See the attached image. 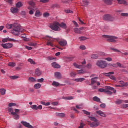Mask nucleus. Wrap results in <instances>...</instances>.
Masks as SVG:
<instances>
[{
    "instance_id": "a19ab883",
    "label": "nucleus",
    "mask_w": 128,
    "mask_h": 128,
    "mask_svg": "<svg viewBox=\"0 0 128 128\" xmlns=\"http://www.w3.org/2000/svg\"><path fill=\"white\" fill-rule=\"evenodd\" d=\"M73 65L74 66H75V68H80L82 67V66H80L76 63H74Z\"/></svg>"
},
{
    "instance_id": "37998d69",
    "label": "nucleus",
    "mask_w": 128,
    "mask_h": 128,
    "mask_svg": "<svg viewBox=\"0 0 128 128\" xmlns=\"http://www.w3.org/2000/svg\"><path fill=\"white\" fill-rule=\"evenodd\" d=\"M44 78H41L40 79H38V80H36V82H40V83H42V82H44Z\"/></svg>"
},
{
    "instance_id": "f3484780",
    "label": "nucleus",
    "mask_w": 128,
    "mask_h": 128,
    "mask_svg": "<svg viewBox=\"0 0 128 128\" xmlns=\"http://www.w3.org/2000/svg\"><path fill=\"white\" fill-rule=\"evenodd\" d=\"M35 74L37 76H42V71L38 68H36L35 70Z\"/></svg>"
},
{
    "instance_id": "b1692460",
    "label": "nucleus",
    "mask_w": 128,
    "mask_h": 128,
    "mask_svg": "<svg viewBox=\"0 0 128 128\" xmlns=\"http://www.w3.org/2000/svg\"><path fill=\"white\" fill-rule=\"evenodd\" d=\"M74 32H76V34H82V32L78 28H74Z\"/></svg>"
},
{
    "instance_id": "2f4dec72",
    "label": "nucleus",
    "mask_w": 128,
    "mask_h": 128,
    "mask_svg": "<svg viewBox=\"0 0 128 128\" xmlns=\"http://www.w3.org/2000/svg\"><path fill=\"white\" fill-rule=\"evenodd\" d=\"M42 16V14H40V10H37L36 12L35 16L38 17V16Z\"/></svg>"
},
{
    "instance_id": "a211bd4d",
    "label": "nucleus",
    "mask_w": 128,
    "mask_h": 128,
    "mask_svg": "<svg viewBox=\"0 0 128 128\" xmlns=\"http://www.w3.org/2000/svg\"><path fill=\"white\" fill-rule=\"evenodd\" d=\"M59 26H60V28H64V30L68 28V26H66V24L64 22H62L61 24L59 23Z\"/></svg>"
},
{
    "instance_id": "f03ea898",
    "label": "nucleus",
    "mask_w": 128,
    "mask_h": 128,
    "mask_svg": "<svg viewBox=\"0 0 128 128\" xmlns=\"http://www.w3.org/2000/svg\"><path fill=\"white\" fill-rule=\"evenodd\" d=\"M102 38L108 42H116V40H118V37L114 36L102 35Z\"/></svg>"
},
{
    "instance_id": "c9c22d12",
    "label": "nucleus",
    "mask_w": 128,
    "mask_h": 128,
    "mask_svg": "<svg viewBox=\"0 0 128 128\" xmlns=\"http://www.w3.org/2000/svg\"><path fill=\"white\" fill-rule=\"evenodd\" d=\"M30 108H32V110H38L37 106L36 104L30 106Z\"/></svg>"
},
{
    "instance_id": "dca6fc26",
    "label": "nucleus",
    "mask_w": 128,
    "mask_h": 128,
    "mask_svg": "<svg viewBox=\"0 0 128 128\" xmlns=\"http://www.w3.org/2000/svg\"><path fill=\"white\" fill-rule=\"evenodd\" d=\"M10 11L12 14H18V10L16 8H11Z\"/></svg>"
},
{
    "instance_id": "0eeeda50",
    "label": "nucleus",
    "mask_w": 128,
    "mask_h": 128,
    "mask_svg": "<svg viewBox=\"0 0 128 128\" xmlns=\"http://www.w3.org/2000/svg\"><path fill=\"white\" fill-rule=\"evenodd\" d=\"M110 90L113 91L114 94H116V90H115L114 88L110 87V86H106L105 87V91L104 92L105 94H107L108 92H110Z\"/></svg>"
},
{
    "instance_id": "bb28decb",
    "label": "nucleus",
    "mask_w": 128,
    "mask_h": 128,
    "mask_svg": "<svg viewBox=\"0 0 128 128\" xmlns=\"http://www.w3.org/2000/svg\"><path fill=\"white\" fill-rule=\"evenodd\" d=\"M6 90L4 88H1L0 90V94H2V96L6 94Z\"/></svg>"
},
{
    "instance_id": "6e6552de",
    "label": "nucleus",
    "mask_w": 128,
    "mask_h": 128,
    "mask_svg": "<svg viewBox=\"0 0 128 128\" xmlns=\"http://www.w3.org/2000/svg\"><path fill=\"white\" fill-rule=\"evenodd\" d=\"M2 42H18V40L10 38L8 37L3 38L2 40Z\"/></svg>"
},
{
    "instance_id": "393cba45",
    "label": "nucleus",
    "mask_w": 128,
    "mask_h": 128,
    "mask_svg": "<svg viewBox=\"0 0 128 128\" xmlns=\"http://www.w3.org/2000/svg\"><path fill=\"white\" fill-rule=\"evenodd\" d=\"M28 80L30 82H36V80L34 77H30L28 78Z\"/></svg>"
},
{
    "instance_id": "49530a36",
    "label": "nucleus",
    "mask_w": 128,
    "mask_h": 128,
    "mask_svg": "<svg viewBox=\"0 0 128 128\" xmlns=\"http://www.w3.org/2000/svg\"><path fill=\"white\" fill-rule=\"evenodd\" d=\"M76 76V73H74L72 72H70V76H71V78H74V76Z\"/></svg>"
},
{
    "instance_id": "c03bdc74",
    "label": "nucleus",
    "mask_w": 128,
    "mask_h": 128,
    "mask_svg": "<svg viewBox=\"0 0 128 128\" xmlns=\"http://www.w3.org/2000/svg\"><path fill=\"white\" fill-rule=\"evenodd\" d=\"M16 106V104L14 102H10L8 104V106H10V108H11V106Z\"/></svg>"
},
{
    "instance_id": "72a5a7b5",
    "label": "nucleus",
    "mask_w": 128,
    "mask_h": 128,
    "mask_svg": "<svg viewBox=\"0 0 128 128\" xmlns=\"http://www.w3.org/2000/svg\"><path fill=\"white\" fill-rule=\"evenodd\" d=\"M16 63L14 62H10L9 63H8V66H16Z\"/></svg>"
},
{
    "instance_id": "09e8293b",
    "label": "nucleus",
    "mask_w": 128,
    "mask_h": 128,
    "mask_svg": "<svg viewBox=\"0 0 128 128\" xmlns=\"http://www.w3.org/2000/svg\"><path fill=\"white\" fill-rule=\"evenodd\" d=\"M82 2L83 4L85 6H88V1L84 0Z\"/></svg>"
},
{
    "instance_id": "5701e85b",
    "label": "nucleus",
    "mask_w": 128,
    "mask_h": 128,
    "mask_svg": "<svg viewBox=\"0 0 128 128\" xmlns=\"http://www.w3.org/2000/svg\"><path fill=\"white\" fill-rule=\"evenodd\" d=\"M40 86H42V84H40V83L36 84L34 85V88L36 90L40 88Z\"/></svg>"
},
{
    "instance_id": "8fccbe9b",
    "label": "nucleus",
    "mask_w": 128,
    "mask_h": 128,
    "mask_svg": "<svg viewBox=\"0 0 128 128\" xmlns=\"http://www.w3.org/2000/svg\"><path fill=\"white\" fill-rule=\"evenodd\" d=\"M50 16V14L48 12H45L43 14V16L44 18H48Z\"/></svg>"
},
{
    "instance_id": "bf43d9fd",
    "label": "nucleus",
    "mask_w": 128,
    "mask_h": 128,
    "mask_svg": "<svg viewBox=\"0 0 128 128\" xmlns=\"http://www.w3.org/2000/svg\"><path fill=\"white\" fill-rule=\"evenodd\" d=\"M46 44H47V46H54L52 43V42H47Z\"/></svg>"
},
{
    "instance_id": "a18cd8bd",
    "label": "nucleus",
    "mask_w": 128,
    "mask_h": 128,
    "mask_svg": "<svg viewBox=\"0 0 128 128\" xmlns=\"http://www.w3.org/2000/svg\"><path fill=\"white\" fill-rule=\"evenodd\" d=\"M110 77V80H116V76H108Z\"/></svg>"
},
{
    "instance_id": "473e14b6",
    "label": "nucleus",
    "mask_w": 128,
    "mask_h": 128,
    "mask_svg": "<svg viewBox=\"0 0 128 128\" xmlns=\"http://www.w3.org/2000/svg\"><path fill=\"white\" fill-rule=\"evenodd\" d=\"M119 84H120L122 85V86H128V82L124 83V82L122 80L119 82Z\"/></svg>"
},
{
    "instance_id": "e2e57ef3",
    "label": "nucleus",
    "mask_w": 128,
    "mask_h": 128,
    "mask_svg": "<svg viewBox=\"0 0 128 128\" xmlns=\"http://www.w3.org/2000/svg\"><path fill=\"white\" fill-rule=\"evenodd\" d=\"M80 50H86V46L84 45H82L80 46Z\"/></svg>"
},
{
    "instance_id": "79ce46f5",
    "label": "nucleus",
    "mask_w": 128,
    "mask_h": 128,
    "mask_svg": "<svg viewBox=\"0 0 128 128\" xmlns=\"http://www.w3.org/2000/svg\"><path fill=\"white\" fill-rule=\"evenodd\" d=\"M114 74V72H110L108 73H106V76H110V74Z\"/></svg>"
},
{
    "instance_id": "ea45409f",
    "label": "nucleus",
    "mask_w": 128,
    "mask_h": 128,
    "mask_svg": "<svg viewBox=\"0 0 128 128\" xmlns=\"http://www.w3.org/2000/svg\"><path fill=\"white\" fill-rule=\"evenodd\" d=\"M78 38L80 40H86L88 39V38H86V36H80Z\"/></svg>"
},
{
    "instance_id": "ddd939ff",
    "label": "nucleus",
    "mask_w": 128,
    "mask_h": 128,
    "mask_svg": "<svg viewBox=\"0 0 128 128\" xmlns=\"http://www.w3.org/2000/svg\"><path fill=\"white\" fill-rule=\"evenodd\" d=\"M58 44L61 46H68V42L66 40H62L58 42Z\"/></svg>"
},
{
    "instance_id": "4c0bfd02",
    "label": "nucleus",
    "mask_w": 128,
    "mask_h": 128,
    "mask_svg": "<svg viewBox=\"0 0 128 128\" xmlns=\"http://www.w3.org/2000/svg\"><path fill=\"white\" fill-rule=\"evenodd\" d=\"M10 78H11V80H16V78H18V76H10Z\"/></svg>"
},
{
    "instance_id": "58836bf2",
    "label": "nucleus",
    "mask_w": 128,
    "mask_h": 128,
    "mask_svg": "<svg viewBox=\"0 0 128 128\" xmlns=\"http://www.w3.org/2000/svg\"><path fill=\"white\" fill-rule=\"evenodd\" d=\"M82 112L85 114H86V116H90V112L86 110H82Z\"/></svg>"
},
{
    "instance_id": "c85d7f7f",
    "label": "nucleus",
    "mask_w": 128,
    "mask_h": 128,
    "mask_svg": "<svg viewBox=\"0 0 128 128\" xmlns=\"http://www.w3.org/2000/svg\"><path fill=\"white\" fill-rule=\"evenodd\" d=\"M16 8H22V2H18L16 4Z\"/></svg>"
},
{
    "instance_id": "423d86ee",
    "label": "nucleus",
    "mask_w": 128,
    "mask_h": 128,
    "mask_svg": "<svg viewBox=\"0 0 128 128\" xmlns=\"http://www.w3.org/2000/svg\"><path fill=\"white\" fill-rule=\"evenodd\" d=\"M98 77H94L90 79V84H89V86H92L94 84H96L97 86H100V83L98 81Z\"/></svg>"
},
{
    "instance_id": "c756f323",
    "label": "nucleus",
    "mask_w": 128,
    "mask_h": 128,
    "mask_svg": "<svg viewBox=\"0 0 128 128\" xmlns=\"http://www.w3.org/2000/svg\"><path fill=\"white\" fill-rule=\"evenodd\" d=\"M98 58V55L97 54H92L91 55V58H92L93 60H96Z\"/></svg>"
},
{
    "instance_id": "1a4fd4ad",
    "label": "nucleus",
    "mask_w": 128,
    "mask_h": 128,
    "mask_svg": "<svg viewBox=\"0 0 128 128\" xmlns=\"http://www.w3.org/2000/svg\"><path fill=\"white\" fill-rule=\"evenodd\" d=\"M1 46L3 48H12V43H6V44H0Z\"/></svg>"
},
{
    "instance_id": "de8ad7c7",
    "label": "nucleus",
    "mask_w": 128,
    "mask_h": 128,
    "mask_svg": "<svg viewBox=\"0 0 128 128\" xmlns=\"http://www.w3.org/2000/svg\"><path fill=\"white\" fill-rule=\"evenodd\" d=\"M122 108H128V104H123L120 106Z\"/></svg>"
},
{
    "instance_id": "052dcab7",
    "label": "nucleus",
    "mask_w": 128,
    "mask_h": 128,
    "mask_svg": "<svg viewBox=\"0 0 128 128\" xmlns=\"http://www.w3.org/2000/svg\"><path fill=\"white\" fill-rule=\"evenodd\" d=\"M28 46H34V44L32 42H28Z\"/></svg>"
},
{
    "instance_id": "864d4df0",
    "label": "nucleus",
    "mask_w": 128,
    "mask_h": 128,
    "mask_svg": "<svg viewBox=\"0 0 128 128\" xmlns=\"http://www.w3.org/2000/svg\"><path fill=\"white\" fill-rule=\"evenodd\" d=\"M106 88H100L98 89V92H104Z\"/></svg>"
},
{
    "instance_id": "338daca9",
    "label": "nucleus",
    "mask_w": 128,
    "mask_h": 128,
    "mask_svg": "<svg viewBox=\"0 0 128 128\" xmlns=\"http://www.w3.org/2000/svg\"><path fill=\"white\" fill-rule=\"evenodd\" d=\"M42 105H40L38 106H37V110H42Z\"/></svg>"
},
{
    "instance_id": "774afa93",
    "label": "nucleus",
    "mask_w": 128,
    "mask_h": 128,
    "mask_svg": "<svg viewBox=\"0 0 128 128\" xmlns=\"http://www.w3.org/2000/svg\"><path fill=\"white\" fill-rule=\"evenodd\" d=\"M88 68H91L92 64H88L86 66Z\"/></svg>"
},
{
    "instance_id": "39448f33",
    "label": "nucleus",
    "mask_w": 128,
    "mask_h": 128,
    "mask_svg": "<svg viewBox=\"0 0 128 128\" xmlns=\"http://www.w3.org/2000/svg\"><path fill=\"white\" fill-rule=\"evenodd\" d=\"M103 20H104L114 22V17L110 14H106L103 16Z\"/></svg>"
},
{
    "instance_id": "7ed1b4c3",
    "label": "nucleus",
    "mask_w": 128,
    "mask_h": 128,
    "mask_svg": "<svg viewBox=\"0 0 128 128\" xmlns=\"http://www.w3.org/2000/svg\"><path fill=\"white\" fill-rule=\"evenodd\" d=\"M96 65L101 68H104L108 66V63L106 61L100 60L96 62Z\"/></svg>"
},
{
    "instance_id": "4be33fe9",
    "label": "nucleus",
    "mask_w": 128,
    "mask_h": 128,
    "mask_svg": "<svg viewBox=\"0 0 128 128\" xmlns=\"http://www.w3.org/2000/svg\"><path fill=\"white\" fill-rule=\"evenodd\" d=\"M118 4H124V6H128V2L124 0H121Z\"/></svg>"
},
{
    "instance_id": "6e6d98bb",
    "label": "nucleus",
    "mask_w": 128,
    "mask_h": 128,
    "mask_svg": "<svg viewBox=\"0 0 128 128\" xmlns=\"http://www.w3.org/2000/svg\"><path fill=\"white\" fill-rule=\"evenodd\" d=\"M6 2H8L10 4H12V0H4Z\"/></svg>"
},
{
    "instance_id": "20e7f679",
    "label": "nucleus",
    "mask_w": 128,
    "mask_h": 128,
    "mask_svg": "<svg viewBox=\"0 0 128 128\" xmlns=\"http://www.w3.org/2000/svg\"><path fill=\"white\" fill-rule=\"evenodd\" d=\"M58 26H60L58 22H55L53 24L50 25V28L55 32H58L60 30V28Z\"/></svg>"
},
{
    "instance_id": "5fc2aeb1",
    "label": "nucleus",
    "mask_w": 128,
    "mask_h": 128,
    "mask_svg": "<svg viewBox=\"0 0 128 128\" xmlns=\"http://www.w3.org/2000/svg\"><path fill=\"white\" fill-rule=\"evenodd\" d=\"M120 16H128V13H122Z\"/></svg>"
},
{
    "instance_id": "4d7b16f0",
    "label": "nucleus",
    "mask_w": 128,
    "mask_h": 128,
    "mask_svg": "<svg viewBox=\"0 0 128 128\" xmlns=\"http://www.w3.org/2000/svg\"><path fill=\"white\" fill-rule=\"evenodd\" d=\"M105 60H108V62H112V59L110 57L106 58Z\"/></svg>"
},
{
    "instance_id": "680f3d73",
    "label": "nucleus",
    "mask_w": 128,
    "mask_h": 128,
    "mask_svg": "<svg viewBox=\"0 0 128 128\" xmlns=\"http://www.w3.org/2000/svg\"><path fill=\"white\" fill-rule=\"evenodd\" d=\"M40 2H41L46 3V2H48L49 0H40Z\"/></svg>"
},
{
    "instance_id": "6ab92c4d",
    "label": "nucleus",
    "mask_w": 128,
    "mask_h": 128,
    "mask_svg": "<svg viewBox=\"0 0 128 128\" xmlns=\"http://www.w3.org/2000/svg\"><path fill=\"white\" fill-rule=\"evenodd\" d=\"M86 78H78L74 79V82H84V80H85Z\"/></svg>"
},
{
    "instance_id": "69168bd1",
    "label": "nucleus",
    "mask_w": 128,
    "mask_h": 128,
    "mask_svg": "<svg viewBox=\"0 0 128 128\" xmlns=\"http://www.w3.org/2000/svg\"><path fill=\"white\" fill-rule=\"evenodd\" d=\"M78 74H84V70H81L78 71Z\"/></svg>"
},
{
    "instance_id": "9b49d317",
    "label": "nucleus",
    "mask_w": 128,
    "mask_h": 128,
    "mask_svg": "<svg viewBox=\"0 0 128 128\" xmlns=\"http://www.w3.org/2000/svg\"><path fill=\"white\" fill-rule=\"evenodd\" d=\"M100 126V122H94L90 124V126L91 128H96Z\"/></svg>"
},
{
    "instance_id": "e433bc0d",
    "label": "nucleus",
    "mask_w": 128,
    "mask_h": 128,
    "mask_svg": "<svg viewBox=\"0 0 128 128\" xmlns=\"http://www.w3.org/2000/svg\"><path fill=\"white\" fill-rule=\"evenodd\" d=\"M28 62L31 64H36V62L32 60V59L29 58L28 59Z\"/></svg>"
},
{
    "instance_id": "3c124183",
    "label": "nucleus",
    "mask_w": 128,
    "mask_h": 128,
    "mask_svg": "<svg viewBox=\"0 0 128 128\" xmlns=\"http://www.w3.org/2000/svg\"><path fill=\"white\" fill-rule=\"evenodd\" d=\"M110 50H112L114 51L115 52H120V51L119 50H118L115 49L114 48H110Z\"/></svg>"
},
{
    "instance_id": "cd10ccee",
    "label": "nucleus",
    "mask_w": 128,
    "mask_h": 128,
    "mask_svg": "<svg viewBox=\"0 0 128 128\" xmlns=\"http://www.w3.org/2000/svg\"><path fill=\"white\" fill-rule=\"evenodd\" d=\"M88 118L90 120H92V122H98V119H96V117L89 116Z\"/></svg>"
},
{
    "instance_id": "603ef678",
    "label": "nucleus",
    "mask_w": 128,
    "mask_h": 128,
    "mask_svg": "<svg viewBox=\"0 0 128 128\" xmlns=\"http://www.w3.org/2000/svg\"><path fill=\"white\" fill-rule=\"evenodd\" d=\"M65 12H66V14H72L73 12L72 10H66Z\"/></svg>"
},
{
    "instance_id": "4468645a",
    "label": "nucleus",
    "mask_w": 128,
    "mask_h": 128,
    "mask_svg": "<svg viewBox=\"0 0 128 128\" xmlns=\"http://www.w3.org/2000/svg\"><path fill=\"white\" fill-rule=\"evenodd\" d=\"M51 64L54 68H60V65L58 64L56 62H52Z\"/></svg>"
},
{
    "instance_id": "aec40b11",
    "label": "nucleus",
    "mask_w": 128,
    "mask_h": 128,
    "mask_svg": "<svg viewBox=\"0 0 128 128\" xmlns=\"http://www.w3.org/2000/svg\"><path fill=\"white\" fill-rule=\"evenodd\" d=\"M124 100H122L120 99H118L116 102L115 103L116 104L120 105L121 104H124Z\"/></svg>"
},
{
    "instance_id": "f704fd0d",
    "label": "nucleus",
    "mask_w": 128,
    "mask_h": 128,
    "mask_svg": "<svg viewBox=\"0 0 128 128\" xmlns=\"http://www.w3.org/2000/svg\"><path fill=\"white\" fill-rule=\"evenodd\" d=\"M104 2H106V4L110 5L112 4V1L110 0H103Z\"/></svg>"
},
{
    "instance_id": "0e129e2a",
    "label": "nucleus",
    "mask_w": 128,
    "mask_h": 128,
    "mask_svg": "<svg viewBox=\"0 0 128 128\" xmlns=\"http://www.w3.org/2000/svg\"><path fill=\"white\" fill-rule=\"evenodd\" d=\"M52 106H58V102H52Z\"/></svg>"
},
{
    "instance_id": "f257e3e1",
    "label": "nucleus",
    "mask_w": 128,
    "mask_h": 128,
    "mask_svg": "<svg viewBox=\"0 0 128 128\" xmlns=\"http://www.w3.org/2000/svg\"><path fill=\"white\" fill-rule=\"evenodd\" d=\"M6 28H12L10 30V32L14 34V36H18L20 34V32H22L24 30V29L20 28V26L18 24L14 23V24H6Z\"/></svg>"
},
{
    "instance_id": "2eb2a0df",
    "label": "nucleus",
    "mask_w": 128,
    "mask_h": 128,
    "mask_svg": "<svg viewBox=\"0 0 128 128\" xmlns=\"http://www.w3.org/2000/svg\"><path fill=\"white\" fill-rule=\"evenodd\" d=\"M11 114H12L14 120H18L20 118V115L18 114L16 112H11Z\"/></svg>"
},
{
    "instance_id": "412c9836",
    "label": "nucleus",
    "mask_w": 128,
    "mask_h": 128,
    "mask_svg": "<svg viewBox=\"0 0 128 128\" xmlns=\"http://www.w3.org/2000/svg\"><path fill=\"white\" fill-rule=\"evenodd\" d=\"M56 116H60V118H64V116H66V114H64V113L56 112Z\"/></svg>"
},
{
    "instance_id": "f8f14e48",
    "label": "nucleus",
    "mask_w": 128,
    "mask_h": 128,
    "mask_svg": "<svg viewBox=\"0 0 128 128\" xmlns=\"http://www.w3.org/2000/svg\"><path fill=\"white\" fill-rule=\"evenodd\" d=\"M96 114H98V116H102L103 118H106V114L104 112H102V111L100 110L96 111Z\"/></svg>"
},
{
    "instance_id": "a878e982",
    "label": "nucleus",
    "mask_w": 128,
    "mask_h": 128,
    "mask_svg": "<svg viewBox=\"0 0 128 128\" xmlns=\"http://www.w3.org/2000/svg\"><path fill=\"white\" fill-rule=\"evenodd\" d=\"M93 100H94V102H100V99L98 96H95L93 98Z\"/></svg>"
},
{
    "instance_id": "13d9d810",
    "label": "nucleus",
    "mask_w": 128,
    "mask_h": 128,
    "mask_svg": "<svg viewBox=\"0 0 128 128\" xmlns=\"http://www.w3.org/2000/svg\"><path fill=\"white\" fill-rule=\"evenodd\" d=\"M72 22L74 24L75 26H76V28H78V22H76V21H72Z\"/></svg>"
},
{
    "instance_id": "9d476101",
    "label": "nucleus",
    "mask_w": 128,
    "mask_h": 128,
    "mask_svg": "<svg viewBox=\"0 0 128 128\" xmlns=\"http://www.w3.org/2000/svg\"><path fill=\"white\" fill-rule=\"evenodd\" d=\"M54 76L56 78H58V80H60L62 78V73L60 72H54Z\"/></svg>"
},
{
    "instance_id": "7c9ffc66",
    "label": "nucleus",
    "mask_w": 128,
    "mask_h": 128,
    "mask_svg": "<svg viewBox=\"0 0 128 128\" xmlns=\"http://www.w3.org/2000/svg\"><path fill=\"white\" fill-rule=\"evenodd\" d=\"M60 84L58 83V82H56V81H54L52 83V86H58Z\"/></svg>"
}]
</instances>
